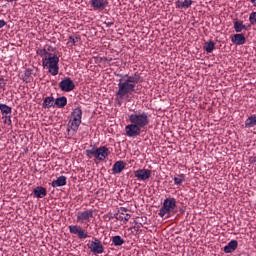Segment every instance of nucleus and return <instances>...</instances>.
<instances>
[{
	"instance_id": "35",
	"label": "nucleus",
	"mask_w": 256,
	"mask_h": 256,
	"mask_svg": "<svg viewBox=\"0 0 256 256\" xmlns=\"http://www.w3.org/2000/svg\"><path fill=\"white\" fill-rule=\"evenodd\" d=\"M254 7H256V0H250Z\"/></svg>"
},
{
	"instance_id": "32",
	"label": "nucleus",
	"mask_w": 256,
	"mask_h": 256,
	"mask_svg": "<svg viewBox=\"0 0 256 256\" xmlns=\"http://www.w3.org/2000/svg\"><path fill=\"white\" fill-rule=\"evenodd\" d=\"M5 85H6L5 79L0 78V89H5Z\"/></svg>"
},
{
	"instance_id": "29",
	"label": "nucleus",
	"mask_w": 256,
	"mask_h": 256,
	"mask_svg": "<svg viewBox=\"0 0 256 256\" xmlns=\"http://www.w3.org/2000/svg\"><path fill=\"white\" fill-rule=\"evenodd\" d=\"M249 22L251 25H256V12L250 13Z\"/></svg>"
},
{
	"instance_id": "22",
	"label": "nucleus",
	"mask_w": 256,
	"mask_h": 256,
	"mask_svg": "<svg viewBox=\"0 0 256 256\" xmlns=\"http://www.w3.org/2000/svg\"><path fill=\"white\" fill-rule=\"evenodd\" d=\"M245 128L246 129H251L253 127H256V114L250 115L246 120H245Z\"/></svg>"
},
{
	"instance_id": "31",
	"label": "nucleus",
	"mask_w": 256,
	"mask_h": 256,
	"mask_svg": "<svg viewBox=\"0 0 256 256\" xmlns=\"http://www.w3.org/2000/svg\"><path fill=\"white\" fill-rule=\"evenodd\" d=\"M79 37H73V36H70L69 37V41H70V43H72V45H75V43H77V41H79Z\"/></svg>"
},
{
	"instance_id": "34",
	"label": "nucleus",
	"mask_w": 256,
	"mask_h": 256,
	"mask_svg": "<svg viewBox=\"0 0 256 256\" xmlns=\"http://www.w3.org/2000/svg\"><path fill=\"white\" fill-rule=\"evenodd\" d=\"M5 25H7V22L3 19H0V29H3V27H5Z\"/></svg>"
},
{
	"instance_id": "33",
	"label": "nucleus",
	"mask_w": 256,
	"mask_h": 256,
	"mask_svg": "<svg viewBox=\"0 0 256 256\" xmlns=\"http://www.w3.org/2000/svg\"><path fill=\"white\" fill-rule=\"evenodd\" d=\"M4 123L6 124V125H11L13 122L11 121V116L10 117H8V118H4Z\"/></svg>"
},
{
	"instance_id": "17",
	"label": "nucleus",
	"mask_w": 256,
	"mask_h": 256,
	"mask_svg": "<svg viewBox=\"0 0 256 256\" xmlns=\"http://www.w3.org/2000/svg\"><path fill=\"white\" fill-rule=\"evenodd\" d=\"M234 31L236 33H241L242 31H247V25L243 24V20H235L233 22Z\"/></svg>"
},
{
	"instance_id": "13",
	"label": "nucleus",
	"mask_w": 256,
	"mask_h": 256,
	"mask_svg": "<svg viewBox=\"0 0 256 256\" xmlns=\"http://www.w3.org/2000/svg\"><path fill=\"white\" fill-rule=\"evenodd\" d=\"M90 5L91 7H93L95 11H103V9H105V7L109 5V1L108 0H91Z\"/></svg>"
},
{
	"instance_id": "38",
	"label": "nucleus",
	"mask_w": 256,
	"mask_h": 256,
	"mask_svg": "<svg viewBox=\"0 0 256 256\" xmlns=\"http://www.w3.org/2000/svg\"><path fill=\"white\" fill-rule=\"evenodd\" d=\"M102 61H107V58H101Z\"/></svg>"
},
{
	"instance_id": "12",
	"label": "nucleus",
	"mask_w": 256,
	"mask_h": 256,
	"mask_svg": "<svg viewBox=\"0 0 256 256\" xmlns=\"http://www.w3.org/2000/svg\"><path fill=\"white\" fill-rule=\"evenodd\" d=\"M116 219L118 221H123V223H127L129 219H131V214H129V210L125 207H120L117 214Z\"/></svg>"
},
{
	"instance_id": "23",
	"label": "nucleus",
	"mask_w": 256,
	"mask_h": 256,
	"mask_svg": "<svg viewBox=\"0 0 256 256\" xmlns=\"http://www.w3.org/2000/svg\"><path fill=\"white\" fill-rule=\"evenodd\" d=\"M67 105V97L61 96L54 100V107H58V109H63Z\"/></svg>"
},
{
	"instance_id": "9",
	"label": "nucleus",
	"mask_w": 256,
	"mask_h": 256,
	"mask_svg": "<svg viewBox=\"0 0 256 256\" xmlns=\"http://www.w3.org/2000/svg\"><path fill=\"white\" fill-rule=\"evenodd\" d=\"M68 229L71 235H78V239H87L89 237L87 230L79 225H70Z\"/></svg>"
},
{
	"instance_id": "1",
	"label": "nucleus",
	"mask_w": 256,
	"mask_h": 256,
	"mask_svg": "<svg viewBox=\"0 0 256 256\" xmlns=\"http://www.w3.org/2000/svg\"><path fill=\"white\" fill-rule=\"evenodd\" d=\"M130 124L125 126L126 137H138L141 135V129H146L149 125V113L134 111L128 116Z\"/></svg>"
},
{
	"instance_id": "4",
	"label": "nucleus",
	"mask_w": 256,
	"mask_h": 256,
	"mask_svg": "<svg viewBox=\"0 0 256 256\" xmlns=\"http://www.w3.org/2000/svg\"><path fill=\"white\" fill-rule=\"evenodd\" d=\"M81 119H83V110H81L80 107L75 108L71 112V117L68 122L67 131L70 137H73V135L79 131V127L81 126Z\"/></svg>"
},
{
	"instance_id": "20",
	"label": "nucleus",
	"mask_w": 256,
	"mask_h": 256,
	"mask_svg": "<svg viewBox=\"0 0 256 256\" xmlns=\"http://www.w3.org/2000/svg\"><path fill=\"white\" fill-rule=\"evenodd\" d=\"M239 247V242L237 240H231L225 247L224 252L233 253Z\"/></svg>"
},
{
	"instance_id": "25",
	"label": "nucleus",
	"mask_w": 256,
	"mask_h": 256,
	"mask_svg": "<svg viewBox=\"0 0 256 256\" xmlns=\"http://www.w3.org/2000/svg\"><path fill=\"white\" fill-rule=\"evenodd\" d=\"M112 243L115 247H121V245L125 244V240L121 238V236L117 235L112 237Z\"/></svg>"
},
{
	"instance_id": "3",
	"label": "nucleus",
	"mask_w": 256,
	"mask_h": 256,
	"mask_svg": "<svg viewBox=\"0 0 256 256\" xmlns=\"http://www.w3.org/2000/svg\"><path fill=\"white\" fill-rule=\"evenodd\" d=\"M37 53L42 57L43 69H46L52 77L59 75V56L55 53H47V50H38Z\"/></svg>"
},
{
	"instance_id": "7",
	"label": "nucleus",
	"mask_w": 256,
	"mask_h": 256,
	"mask_svg": "<svg viewBox=\"0 0 256 256\" xmlns=\"http://www.w3.org/2000/svg\"><path fill=\"white\" fill-rule=\"evenodd\" d=\"M88 249H90L91 253L94 255H103V253H105V247H103V243L97 238H93L90 244H88Z\"/></svg>"
},
{
	"instance_id": "37",
	"label": "nucleus",
	"mask_w": 256,
	"mask_h": 256,
	"mask_svg": "<svg viewBox=\"0 0 256 256\" xmlns=\"http://www.w3.org/2000/svg\"><path fill=\"white\" fill-rule=\"evenodd\" d=\"M251 27V25H246V31Z\"/></svg>"
},
{
	"instance_id": "11",
	"label": "nucleus",
	"mask_w": 256,
	"mask_h": 256,
	"mask_svg": "<svg viewBox=\"0 0 256 256\" xmlns=\"http://www.w3.org/2000/svg\"><path fill=\"white\" fill-rule=\"evenodd\" d=\"M134 176L138 181H147L151 177V170L149 169H138L134 171Z\"/></svg>"
},
{
	"instance_id": "27",
	"label": "nucleus",
	"mask_w": 256,
	"mask_h": 256,
	"mask_svg": "<svg viewBox=\"0 0 256 256\" xmlns=\"http://www.w3.org/2000/svg\"><path fill=\"white\" fill-rule=\"evenodd\" d=\"M183 183H185V174L174 177V185H182Z\"/></svg>"
},
{
	"instance_id": "39",
	"label": "nucleus",
	"mask_w": 256,
	"mask_h": 256,
	"mask_svg": "<svg viewBox=\"0 0 256 256\" xmlns=\"http://www.w3.org/2000/svg\"><path fill=\"white\" fill-rule=\"evenodd\" d=\"M111 25H113V23H108V26L111 27Z\"/></svg>"
},
{
	"instance_id": "18",
	"label": "nucleus",
	"mask_w": 256,
	"mask_h": 256,
	"mask_svg": "<svg viewBox=\"0 0 256 256\" xmlns=\"http://www.w3.org/2000/svg\"><path fill=\"white\" fill-rule=\"evenodd\" d=\"M33 193L37 199H43V197H47V189L42 186H38L33 190Z\"/></svg>"
},
{
	"instance_id": "16",
	"label": "nucleus",
	"mask_w": 256,
	"mask_h": 256,
	"mask_svg": "<svg viewBox=\"0 0 256 256\" xmlns=\"http://www.w3.org/2000/svg\"><path fill=\"white\" fill-rule=\"evenodd\" d=\"M67 185V177L66 176H59L56 180L52 181L51 186L54 188L57 187H65Z\"/></svg>"
},
{
	"instance_id": "15",
	"label": "nucleus",
	"mask_w": 256,
	"mask_h": 256,
	"mask_svg": "<svg viewBox=\"0 0 256 256\" xmlns=\"http://www.w3.org/2000/svg\"><path fill=\"white\" fill-rule=\"evenodd\" d=\"M0 112L2 114V119H7L11 116V113H13V109L7 104H0Z\"/></svg>"
},
{
	"instance_id": "26",
	"label": "nucleus",
	"mask_w": 256,
	"mask_h": 256,
	"mask_svg": "<svg viewBox=\"0 0 256 256\" xmlns=\"http://www.w3.org/2000/svg\"><path fill=\"white\" fill-rule=\"evenodd\" d=\"M22 81L24 83H31V81H33V78H31V70L27 69L24 71V74L22 75Z\"/></svg>"
},
{
	"instance_id": "6",
	"label": "nucleus",
	"mask_w": 256,
	"mask_h": 256,
	"mask_svg": "<svg viewBox=\"0 0 256 256\" xmlns=\"http://www.w3.org/2000/svg\"><path fill=\"white\" fill-rule=\"evenodd\" d=\"M176 207L177 200H175V198H166L158 212L159 217H161L162 219H168V217H170L171 215V212L175 211Z\"/></svg>"
},
{
	"instance_id": "21",
	"label": "nucleus",
	"mask_w": 256,
	"mask_h": 256,
	"mask_svg": "<svg viewBox=\"0 0 256 256\" xmlns=\"http://www.w3.org/2000/svg\"><path fill=\"white\" fill-rule=\"evenodd\" d=\"M175 5L176 9H189L193 5V0H184L183 2L178 0Z\"/></svg>"
},
{
	"instance_id": "24",
	"label": "nucleus",
	"mask_w": 256,
	"mask_h": 256,
	"mask_svg": "<svg viewBox=\"0 0 256 256\" xmlns=\"http://www.w3.org/2000/svg\"><path fill=\"white\" fill-rule=\"evenodd\" d=\"M124 169H125V162L120 160L113 165L112 171L113 173H116L118 175L119 173H122Z\"/></svg>"
},
{
	"instance_id": "14",
	"label": "nucleus",
	"mask_w": 256,
	"mask_h": 256,
	"mask_svg": "<svg viewBox=\"0 0 256 256\" xmlns=\"http://www.w3.org/2000/svg\"><path fill=\"white\" fill-rule=\"evenodd\" d=\"M231 41L234 45H245V41H247V39L243 33H237L232 36Z\"/></svg>"
},
{
	"instance_id": "10",
	"label": "nucleus",
	"mask_w": 256,
	"mask_h": 256,
	"mask_svg": "<svg viewBox=\"0 0 256 256\" xmlns=\"http://www.w3.org/2000/svg\"><path fill=\"white\" fill-rule=\"evenodd\" d=\"M59 88L65 93H71L75 89V82L71 78L66 77L59 83Z\"/></svg>"
},
{
	"instance_id": "19",
	"label": "nucleus",
	"mask_w": 256,
	"mask_h": 256,
	"mask_svg": "<svg viewBox=\"0 0 256 256\" xmlns=\"http://www.w3.org/2000/svg\"><path fill=\"white\" fill-rule=\"evenodd\" d=\"M42 107L43 109H51V107H55V98H53V96L44 98Z\"/></svg>"
},
{
	"instance_id": "30",
	"label": "nucleus",
	"mask_w": 256,
	"mask_h": 256,
	"mask_svg": "<svg viewBox=\"0 0 256 256\" xmlns=\"http://www.w3.org/2000/svg\"><path fill=\"white\" fill-rule=\"evenodd\" d=\"M40 51H46V53H53V51H55V48H53L52 46H47L44 49H40Z\"/></svg>"
},
{
	"instance_id": "36",
	"label": "nucleus",
	"mask_w": 256,
	"mask_h": 256,
	"mask_svg": "<svg viewBox=\"0 0 256 256\" xmlns=\"http://www.w3.org/2000/svg\"><path fill=\"white\" fill-rule=\"evenodd\" d=\"M8 3H13V1H19V0H6Z\"/></svg>"
},
{
	"instance_id": "28",
	"label": "nucleus",
	"mask_w": 256,
	"mask_h": 256,
	"mask_svg": "<svg viewBox=\"0 0 256 256\" xmlns=\"http://www.w3.org/2000/svg\"><path fill=\"white\" fill-rule=\"evenodd\" d=\"M214 50H215V42L209 41L205 44L206 53H213Z\"/></svg>"
},
{
	"instance_id": "5",
	"label": "nucleus",
	"mask_w": 256,
	"mask_h": 256,
	"mask_svg": "<svg viewBox=\"0 0 256 256\" xmlns=\"http://www.w3.org/2000/svg\"><path fill=\"white\" fill-rule=\"evenodd\" d=\"M109 148L107 146L92 147L86 150L88 159H97V161H105L109 157Z\"/></svg>"
},
{
	"instance_id": "2",
	"label": "nucleus",
	"mask_w": 256,
	"mask_h": 256,
	"mask_svg": "<svg viewBox=\"0 0 256 256\" xmlns=\"http://www.w3.org/2000/svg\"><path fill=\"white\" fill-rule=\"evenodd\" d=\"M120 79L118 80V90L116 92V97L119 100L129 98V95L135 93L137 85L139 83L140 76L135 73L129 74H119Z\"/></svg>"
},
{
	"instance_id": "8",
	"label": "nucleus",
	"mask_w": 256,
	"mask_h": 256,
	"mask_svg": "<svg viewBox=\"0 0 256 256\" xmlns=\"http://www.w3.org/2000/svg\"><path fill=\"white\" fill-rule=\"evenodd\" d=\"M93 219V210L80 211L76 214V221L81 225H87Z\"/></svg>"
}]
</instances>
